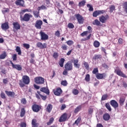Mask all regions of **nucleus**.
Here are the masks:
<instances>
[{
  "mask_svg": "<svg viewBox=\"0 0 127 127\" xmlns=\"http://www.w3.org/2000/svg\"><path fill=\"white\" fill-rule=\"evenodd\" d=\"M13 28L15 29L16 30H18L19 29H20V24H19V22H13L12 23Z\"/></svg>",
  "mask_w": 127,
  "mask_h": 127,
  "instance_id": "obj_21",
  "label": "nucleus"
},
{
  "mask_svg": "<svg viewBox=\"0 0 127 127\" xmlns=\"http://www.w3.org/2000/svg\"><path fill=\"white\" fill-rule=\"evenodd\" d=\"M110 104L111 106H112V107H113V108L115 109V110L119 108V103H118V102H117V101L115 100H111L110 102Z\"/></svg>",
  "mask_w": 127,
  "mask_h": 127,
  "instance_id": "obj_11",
  "label": "nucleus"
},
{
  "mask_svg": "<svg viewBox=\"0 0 127 127\" xmlns=\"http://www.w3.org/2000/svg\"><path fill=\"white\" fill-rule=\"evenodd\" d=\"M53 122H54V118L52 117L50 119L49 121L47 123V126H50L52 124H53Z\"/></svg>",
  "mask_w": 127,
  "mask_h": 127,
  "instance_id": "obj_39",
  "label": "nucleus"
},
{
  "mask_svg": "<svg viewBox=\"0 0 127 127\" xmlns=\"http://www.w3.org/2000/svg\"><path fill=\"white\" fill-rule=\"evenodd\" d=\"M64 62H65V59L61 58L59 62V64L60 65V67H64Z\"/></svg>",
  "mask_w": 127,
  "mask_h": 127,
  "instance_id": "obj_26",
  "label": "nucleus"
},
{
  "mask_svg": "<svg viewBox=\"0 0 127 127\" xmlns=\"http://www.w3.org/2000/svg\"><path fill=\"white\" fill-rule=\"evenodd\" d=\"M87 29L88 30V33H92V32H93V31H92V27H91L90 26H88L87 27Z\"/></svg>",
  "mask_w": 127,
  "mask_h": 127,
  "instance_id": "obj_62",
  "label": "nucleus"
},
{
  "mask_svg": "<svg viewBox=\"0 0 127 127\" xmlns=\"http://www.w3.org/2000/svg\"><path fill=\"white\" fill-rule=\"evenodd\" d=\"M85 4H86V1H85V0H83L78 3V6H79V7H81L84 6Z\"/></svg>",
  "mask_w": 127,
  "mask_h": 127,
  "instance_id": "obj_36",
  "label": "nucleus"
},
{
  "mask_svg": "<svg viewBox=\"0 0 127 127\" xmlns=\"http://www.w3.org/2000/svg\"><path fill=\"white\" fill-rule=\"evenodd\" d=\"M23 46L24 48H26V49H29L30 48V45L28 44H23Z\"/></svg>",
  "mask_w": 127,
  "mask_h": 127,
  "instance_id": "obj_54",
  "label": "nucleus"
},
{
  "mask_svg": "<svg viewBox=\"0 0 127 127\" xmlns=\"http://www.w3.org/2000/svg\"><path fill=\"white\" fill-rule=\"evenodd\" d=\"M40 35L41 37V39L42 40H48L49 38L48 35L46 34L45 32H42V31H41L40 32Z\"/></svg>",
  "mask_w": 127,
  "mask_h": 127,
  "instance_id": "obj_13",
  "label": "nucleus"
},
{
  "mask_svg": "<svg viewBox=\"0 0 127 127\" xmlns=\"http://www.w3.org/2000/svg\"><path fill=\"white\" fill-rule=\"evenodd\" d=\"M15 51L18 53V55H21V50L19 46L16 47Z\"/></svg>",
  "mask_w": 127,
  "mask_h": 127,
  "instance_id": "obj_35",
  "label": "nucleus"
},
{
  "mask_svg": "<svg viewBox=\"0 0 127 127\" xmlns=\"http://www.w3.org/2000/svg\"><path fill=\"white\" fill-rule=\"evenodd\" d=\"M115 73H116L118 76L123 77V78H127V76L121 69H116L115 70Z\"/></svg>",
  "mask_w": 127,
  "mask_h": 127,
  "instance_id": "obj_16",
  "label": "nucleus"
},
{
  "mask_svg": "<svg viewBox=\"0 0 127 127\" xmlns=\"http://www.w3.org/2000/svg\"><path fill=\"white\" fill-rule=\"evenodd\" d=\"M1 28L3 30H7L9 28V26L8 25V22H5L1 25Z\"/></svg>",
  "mask_w": 127,
  "mask_h": 127,
  "instance_id": "obj_18",
  "label": "nucleus"
},
{
  "mask_svg": "<svg viewBox=\"0 0 127 127\" xmlns=\"http://www.w3.org/2000/svg\"><path fill=\"white\" fill-rule=\"evenodd\" d=\"M61 84L63 86H64V87H66V86H67V85H68V82H67L66 80H63V81H61Z\"/></svg>",
  "mask_w": 127,
  "mask_h": 127,
  "instance_id": "obj_49",
  "label": "nucleus"
},
{
  "mask_svg": "<svg viewBox=\"0 0 127 127\" xmlns=\"http://www.w3.org/2000/svg\"><path fill=\"white\" fill-rule=\"evenodd\" d=\"M15 3L16 5H19L20 6L24 7V0H17L15 1Z\"/></svg>",
  "mask_w": 127,
  "mask_h": 127,
  "instance_id": "obj_20",
  "label": "nucleus"
},
{
  "mask_svg": "<svg viewBox=\"0 0 127 127\" xmlns=\"http://www.w3.org/2000/svg\"><path fill=\"white\" fill-rule=\"evenodd\" d=\"M87 7H89V11H93L94 10V8H93V6L91 5L90 4H87Z\"/></svg>",
  "mask_w": 127,
  "mask_h": 127,
  "instance_id": "obj_53",
  "label": "nucleus"
},
{
  "mask_svg": "<svg viewBox=\"0 0 127 127\" xmlns=\"http://www.w3.org/2000/svg\"><path fill=\"white\" fill-rule=\"evenodd\" d=\"M100 42L98 41H95L93 43V46L95 48H98V47H100Z\"/></svg>",
  "mask_w": 127,
  "mask_h": 127,
  "instance_id": "obj_31",
  "label": "nucleus"
},
{
  "mask_svg": "<svg viewBox=\"0 0 127 127\" xmlns=\"http://www.w3.org/2000/svg\"><path fill=\"white\" fill-rule=\"evenodd\" d=\"M96 77L97 79L98 80H102V79H105L106 77H107V74L105 73H98L96 75Z\"/></svg>",
  "mask_w": 127,
  "mask_h": 127,
  "instance_id": "obj_14",
  "label": "nucleus"
},
{
  "mask_svg": "<svg viewBox=\"0 0 127 127\" xmlns=\"http://www.w3.org/2000/svg\"><path fill=\"white\" fill-rule=\"evenodd\" d=\"M110 18V16H109V15L106 14V16L102 15L100 17H99V20L102 22V23H105L106 21L107 20Z\"/></svg>",
  "mask_w": 127,
  "mask_h": 127,
  "instance_id": "obj_12",
  "label": "nucleus"
},
{
  "mask_svg": "<svg viewBox=\"0 0 127 127\" xmlns=\"http://www.w3.org/2000/svg\"><path fill=\"white\" fill-rule=\"evenodd\" d=\"M52 109H53V105L52 104H48L46 108V112L48 113H51V111H52Z\"/></svg>",
  "mask_w": 127,
  "mask_h": 127,
  "instance_id": "obj_25",
  "label": "nucleus"
},
{
  "mask_svg": "<svg viewBox=\"0 0 127 127\" xmlns=\"http://www.w3.org/2000/svg\"><path fill=\"white\" fill-rule=\"evenodd\" d=\"M55 35V36H57V37H60V31L59 30L56 31Z\"/></svg>",
  "mask_w": 127,
  "mask_h": 127,
  "instance_id": "obj_59",
  "label": "nucleus"
},
{
  "mask_svg": "<svg viewBox=\"0 0 127 127\" xmlns=\"http://www.w3.org/2000/svg\"><path fill=\"white\" fill-rule=\"evenodd\" d=\"M68 114L67 113H64L60 118L59 120V122L60 123H63L64 122H66V121H68Z\"/></svg>",
  "mask_w": 127,
  "mask_h": 127,
  "instance_id": "obj_6",
  "label": "nucleus"
},
{
  "mask_svg": "<svg viewBox=\"0 0 127 127\" xmlns=\"http://www.w3.org/2000/svg\"><path fill=\"white\" fill-rule=\"evenodd\" d=\"M88 31H84L83 32H82L80 35L81 36H82V37H84V36H87V35H88Z\"/></svg>",
  "mask_w": 127,
  "mask_h": 127,
  "instance_id": "obj_57",
  "label": "nucleus"
},
{
  "mask_svg": "<svg viewBox=\"0 0 127 127\" xmlns=\"http://www.w3.org/2000/svg\"><path fill=\"white\" fill-rule=\"evenodd\" d=\"M72 93L75 96H76V95H78V94H79V90H78V89H72Z\"/></svg>",
  "mask_w": 127,
  "mask_h": 127,
  "instance_id": "obj_44",
  "label": "nucleus"
},
{
  "mask_svg": "<svg viewBox=\"0 0 127 127\" xmlns=\"http://www.w3.org/2000/svg\"><path fill=\"white\" fill-rule=\"evenodd\" d=\"M41 9H47V7H46V6H45L44 5H42L41 6H39L38 8L39 11L41 10Z\"/></svg>",
  "mask_w": 127,
  "mask_h": 127,
  "instance_id": "obj_45",
  "label": "nucleus"
},
{
  "mask_svg": "<svg viewBox=\"0 0 127 127\" xmlns=\"http://www.w3.org/2000/svg\"><path fill=\"white\" fill-rule=\"evenodd\" d=\"M72 70H73V64L67 62L64 64V69L63 72V75L67 76V75H68V72H69V71H72Z\"/></svg>",
  "mask_w": 127,
  "mask_h": 127,
  "instance_id": "obj_3",
  "label": "nucleus"
},
{
  "mask_svg": "<svg viewBox=\"0 0 127 127\" xmlns=\"http://www.w3.org/2000/svg\"><path fill=\"white\" fill-rule=\"evenodd\" d=\"M85 80L86 82H90V80H91L90 78V74H87L86 75Z\"/></svg>",
  "mask_w": 127,
  "mask_h": 127,
  "instance_id": "obj_47",
  "label": "nucleus"
},
{
  "mask_svg": "<svg viewBox=\"0 0 127 127\" xmlns=\"http://www.w3.org/2000/svg\"><path fill=\"white\" fill-rule=\"evenodd\" d=\"M37 47L40 48V49H44V48H47V44L44 43L43 44L41 42H38L36 44Z\"/></svg>",
  "mask_w": 127,
  "mask_h": 127,
  "instance_id": "obj_17",
  "label": "nucleus"
},
{
  "mask_svg": "<svg viewBox=\"0 0 127 127\" xmlns=\"http://www.w3.org/2000/svg\"><path fill=\"white\" fill-rule=\"evenodd\" d=\"M32 110L35 113H38L41 110V106L37 104H34L32 106Z\"/></svg>",
  "mask_w": 127,
  "mask_h": 127,
  "instance_id": "obj_8",
  "label": "nucleus"
},
{
  "mask_svg": "<svg viewBox=\"0 0 127 127\" xmlns=\"http://www.w3.org/2000/svg\"><path fill=\"white\" fill-rule=\"evenodd\" d=\"M24 116H25V109L23 108L21 109L20 117H21V118H23Z\"/></svg>",
  "mask_w": 127,
  "mask_h": 127,
  "instance_id": "obj_33",
  "label": "nucleus"
},
{
  "mask_svg": "<svg viewBox=\"0 0 127 127\" xmlns=\"http://www.w3.org/2000/svg\"><path fill=\"white\" fill-rule=\"evenodd\" d=\"M9 62L13 69H16V70L18 71H21V70H22V67H21L20 64H14L13 63H12V61H9Z\"/></svg>",
  "mask_w": 127,
  "mask_h": 127,
  "instance_id": "obj_7",
  "label": "nucleus"
},
{
  "mask_svg": "<svg viewBox=\"0 0 127 127\" xmlns=\"http://www.w3.org/2000/svg\"><path fill=\"white\" fill-rule=\"evenodd\" d=\"M25 12H32V10H31V9L30 8H25L23 10H21V11L19 12L20 20L21 21L28 22V21L30 20V18H32L33 16H32L31 14L27 13H25Z\"/></svg>",
  "mask_w": 127,
  "mask_h": 127,
  "instance_id": "obj_1",
  "label": "nucleus"
},
{
  "mask_svg": "<svg viewBox=\"0 0 127 127\" xmlns=\"http://www.w3.org/2000/svg\"><path fill=\"white\" fill-rule=\"evenodd\" d=\"M81 117H78L77 118V119L73 123V125H76V126H78L79 123H80V122H81Z\"/></svg>",
  "mask_w": 127,
  "mask_h": 127,
  "instance_id": "obj_40",
  "label": "nucleus"
},
{
  "mask_svg": "<svg viewBox=\"0 0 127 127\" xmlns=\"http://www.w3.org/2000/svg\"><path fill=\"white\" fill-rule=\"evenodd\" d=\"M66 43L68 46H71V45H73L74 44V42L72 40H68L66 42Z\"/></svg>",
  "mask_w": 127,
  "mask_h": 127,
  "instance_id": "obj_46",
  "label": "nucleus"
},
{
  "mask_svg": "<svg viewBox=\"0 0 127 127\" xmlns=\"http://www.w3.org/2000/svg\"><path fill=\"white\" fill-rule=\"evenodd\" d=\"M12 60L13 61H16L17 60V55L16 54H14L12 56Z\"/></svg>",
  "mask_w": 127,
  "mask_h": 127,
  "instance_id": "obj_55",
  "label": "nucleus"
},
{
  "mask_svg": "<svg viewBox=\"0 0 127 127\" xmlns=\"http://www.w3.org/2000/svg\"><path fill=\"white\" fill-rule=\"evenodd\" d=\"M75 17H76L79 24H83L84 23V21L85 19H84V17H82L80 14L78 13L75 14Z\"/></svg>",
  "mask_w": 127,
  "mask_h": 127,
  "instance_id": "obj_4",
  "label": "nucleus"
},
{
  "mask_svg": "<svg viewBox=\"0 0 127 127\" xmlns=\"http://www.w3.org/2000/svg\"><path fill=\"white\" fill-rule=\"evenodd\" d=\"M58 56H59V55H58V53L55 52L53 54V57H54L55 59H57L58 58Z\"/></svg>",
  "mask_w": 127,
  "mask_h": 127,
  "instance_id": "obj_56",
  "label": "nucleus"
},
{
  "mask_svg": "<svg viewBox=\"0 0 127 127\" xmlns=\"http://www.w3.org/2000/svg\"><path fill=\"white\" fill-rule=\"evenodd\" d=\"M6 56L7 54L5 51H4L2 54L0 55V59H5Z\"/></svg>",
  "mask_w": 127,
  "mask_h": 127,
  "instance_id": "obj_30",
  "label": "nucleus"
},
{
  "mask_svg": "<svg viewBox=\"0 0 127 127\" xmlns=\"http://www.w3.org/2000/svg\"><path fill=\"white\" fill-rule=\"evenodd\" d=\"M72 63H73V66L75 68H76L77 69L80 68V64H79V60H73Z\"/></svg>",
  "mask_w": 127,
  "mask_h": 127,
  "instance_id": "obj_19",
  "label": "nucleus"
},
{
  "mask_svg": "<svg viewBox=\"0 0 127 127\" xmlns=\"http://www.w3.org/2000/svg\"><path fill=\"white\" fill-rule=\"evenodd\" d=\"M36 119H33L32 120V127H38V123H37Z\"/></svg>",
  "mask_w": 127,
  "mask_h": 127,
  "instance_id": "obj_27",
  "label": "nucleus"
},
{
  "mask_svg": "<svg viewBox=\"0 0 127 127\" xmlns=\"http://www.w3.org/2000/svg\"><path fill=\"white\" fill-rule=\"evenodd\" d=\"M124 6L125 10L126 13H127V1L124 2Z\"/></svg>",
  "mask_w": 127,
  "mask_h": 127,
  "instance_id": "obj_61",
  "label": "nucleus"
},
{
  "mask_svg": "<svg viewBox=\"0 0 127 127\" xmlns=\"http://www.w3.org/2000/svg\"><path fill=\"white\" fill-rule=\"evenodd\" d=\"M105 12V10H96L93 13V16L94 17H97L98 15H100V14H104Z\"/></svg>",
  "mask_w": 127,
  "mask_h": 127,
  "instance_id": "obj_9",
  "label": "nucleus"
},
{
  "mask_svg": "<svg viewBox=\"0 0 127 127\" xmlns=\"http://www.w3.org/2000/svg\"><path fill=\"white\" fill-rule=\"evenodd\" d=\"M0 96L1 99H6V97L5 96V94H4L3 92H1Z\"/></svg>",
  "mask_w": 127,
  "mask_h": 127,
  "instance_id": "obj_52",
  "label": "nucleus"
},
{
  "mask_svg": "<svg viewBox=\"0 0 127 127\" xmlns=\"http://www.w3.org/2000/svg\"><path fill=\"white\" fill-rule=\"evenodd\" d=\"M21 127H26V123H21L20 124Z\"/></svg>",
  "mask_w": 127,
  "mask_h": 127,
  "instance_id": "obj_64",
  "label": "nucleus"
},
{
  "mask_svg": "<svg viewBox=\"0 0 127 127\" xmlns=\"http://www.w3.org/2000/svg\"><path fill=\"white\" fill-rule=\"evenodd\" d=\"M108 97H109L108 94L102 95V97L101 98V101H106V100L108 99Z\"/></svg>",
  "mask_w": 127,
  "mask_h": 127,
  "instance_id": "obj_43",
  "label": "nucleus"
},
{
  "mask_svg": "<svg viewBox=\"0 0 127 127\" xmlns=\"http://www.w3.org/2000/svg\"><path fill=\"white\" fill-rule=\"evenodd\" d=\"M125 101L126 99H125V98L121 97L119 100V104H120V106H124Z\"/></svg>",
  "mask_w": 127,
  "mask_h": 127,
  "instance_id": "obj_29",
  "label": "nucleus"
},
{
  "mask_svg": "<svg viewBox=\"0 0 127 127\" xmlns=\"http://www.w3.org/2000/svg\"><path fill=\"white\" fill-rule=\"evenodd\" d=\"M93 24L94 25H97V26H99V25L101 24V22H100L98 19H95L94 22H93Z\"/></svg>",
  "mask_w": 127,
  "mask_h": 127,
  "instance_id": "obj_41",
  "label": "nucleus"
},
{
  "mask_svg": "<svg viewBox=\"0 0 127 127\" xmlns=\"http://www.w3.org/2000/svg\"><path fill=\"white\" fill-rule=\"evenodd\" d=\"M110 118H111V116L108 113H105L103 116V119L104 121H108L110 120Z\"/></svg>",
  "mask_w": 127,
  "mask_h": 127,
  "instance_id": "obj_24",
  "label": "nucleus"
},
{
  "mask_svg": "<svg viewBox=\"0 0 127 127\" xmlns=\"http://www.w3.org/2000/svg\"><path fill=\"white\" fill-rule=\"evenodd\" d=\"M81 106H77L74 111V114H77L81 110Z\"/></svg>",
  "mask_w": 127,
  "mask_h": 127,
  "instance_id": "obj_50",
  "label": "nucleus"
},
{
  "mask_svg": "<svg viewBox=\"0 0 127 127\" xmlns=\"http://www.w3.org/2000/svg\"><path fill=\"white\" fill-rule=\"evenodd\" d=\"M22 80L19 81V85L20 88H24L25 85H28L30 83V78L27 75H23Z\"/></svg>",
  "mask_w": 127,
  "mask_h": 127,
  "instance_id": "obj_2",
  "label": "nucleus"
},
{
  "mask_svg": "<svg viewBox=\"0 0 127 127\" xmlns=\"http://www.w3.org/2000/svg\"><path fill=\"white\" fill-rule=\"evenodd\" d=\"M67 26L68 28H71V29H73L74 28V25L72 23H69L67 25Z\"/></svg>",
  "mask_w": 127,
  "mask_h": 127,
  "instance_id": "obj_58",
  "label": "nucleus"
},
{
  "mask_svg": "<svg viewBox=\"0 0 127 127\" xmlns=\"http://www.w3.org/2000/svg\"><path fill=\"white\" fill-rule=\"evenodd\" d=\"M42 24H43L42 20H38L36 22L35 27L37 28V29H41V26L42 25Z\"/></svg>",
  "mask_w": 127,
  "mask_h": 127,
  "instance_id": "obj_15",
  "label": "nucleus"
},
{
  "mask_svg": "<svg viewBox=\"0 0 127 127\" xmlns=\"http://www.w3.org/2000/svg\"><path fill=\"white\" fill-rule=\"evenodd\" d=\"M34 81L36 84H38V85H41V84H44V78L42 77L38 76L35 77L34 79Z\"/></svg>",
  "mask_w": 127,
  "mask_h": 127,
  "instance_id": "obj_5",
  "label": "nucleus"
},
{
  "mask_svg": "<svg viewBox=\"0 0 127 127\" xmlns=\"http://www.w3.org/2000/svg\"><path fill=\"white\" fill-rule=\"evenodd\" d=\"M93 60H95V61H96V60H98V59L101 60V59H102V55H95L93 57Z\"/></svg>",
  "mask_w": 127,
  "mask_h": 127,
  "instance_id": "obj_28",
  "label": "nucleus"
},
{
  "mask_svg": "<svg viewBox=\"0 0 127 127\" xmlns=\"http://www.w3.org/2000/svg\"><path fill=\"white\" fill-rule=\"evenodd\" d=\"M102 67H103V68H105V69H109V65H107V64H102Z\"/></svg>",
  "mask_w": 127,
  "mask_h": 127,
  "instance_id": "obj_63",
  "label": "nucleus"
},
{
  "mask_svg": "<svg viewBox=\"0 0 127 127\" xmlns=\"http://www.w3.org/2000/svg\"><path fill=\"white\" fill-rule=\"evenodd\" d=\"M92 73L95 75H97V74L99 73V69H98V67L94 68L92 71Z\"/></svg>",
  "mask_w": 127,
  "mask_h": 127,
  "instance_id": "obj_48",
  "label": "nucleus"
},
{
  "mask_svg": "<svg viewBox=\"0 0 127 127\" xmlns=\"http://www.w3.org/2000/svg\"><path fill=\"white\" fill-rule=\"evenodd\" d=\"M5 93L8 97H14L15 96V93L13 91H8L7 90L5 91Z\"/></svg>",
  "mask_w": 127,
  "mask_h": 127,
  "instance_id": "obj_22",
  "label": "nucleus"
},
{
  "mask_svg": "<svg viewBox=\"0 0 127 127\" xmlns=\"http://www.w3.org/2000/svg\"><path fill=\"white\" fill-rule=\"evenodd\" d=\"M41 92H43V93H45V94H47V95H49V89H48V88L46 87H42L40 89Z\"/></svg>",
  "mask_w": 127,
  "mask_h": 127,
  "instance_id": "obj_23",
  "label": "nucleus"
},
{
  "mask_svg": "<svg viewBox=\"0 0 127 127\" xmlns=\"http://www.w3.org/2000/svg\"><path fill=\"white\" fill-rule=\"evenodd\" d=\"M33 15L35 17H36L38 18V17H39L40 14H39V10L36 11L34 10L33 11Z\"/></svg>",
  "mask_w": 127,
  "mask_h": 127,
  "instance_id": "obj_34",
  "label": "nucleus"
},
{
  "mask_svg": "<svg viewBox=\"0 0 127 127\" xmlns=\"http://www.w3.org/2000/svg\"><path fill=\"white\" fill-rule=\"evenodd\" d=\"M68 47L66 45H63L62 46L61 48L63 50H67L68 49Z\"/></svg>",
  "mask_w": 127,
  "mask_h": 127,
  "instance_id": "obj_60",
  "label": "nucleus"
},
{
  "mask_svg": "<svg viewBox=\"0 0 127 127\" xmlns=\"http://www.w3.org/2000/svg\"><path fill=\"white\" fill-rule=\"evenodd\" d=\"M83 65L85 67V69L86 70H89V68L90 67V65L88 63H87L86 62H84Z\"/></svg>",
  "mask_w": 127,
  "mask_h": 127,
  "instance_id": "obj_42",
  "label": "nucleus"
},
{
  "mask_svg": "<svg viewBox=\"0 0 127 127\" xmlns=\"http://www.w3.org/2000/svg\"><path fill=\"white\" fill-rule=\"evenodd\" d=\"M114 10H116V6L114 5H111L109 7V11L112 13L113 12Z\"/></svg>",
  "mask_w": 127,
  "mask_h": 127,
  "instance_id": "obj_37",
  "label": "nucleus"
},
{
  "mask_svg": "<svg viewBox=\"0 0 127 127\" xmlns=\"http://www.w3.org/2000/svg\"><path fill=\"white\" fill-rule=\"evenodd\" d=\"M53 92L55 96H61L63 91L61 88L58 87L57 89H53Z\"/></svg>",
  "mask_w": 127,
  "mask_h": 127,
  "instance_id": "obj_10",
  "label": "nucleus"
},
{
  "mask_svg": "<svg viewBox=\"0 0 127 127\" xmlns=\"http://www.w3.org/2000/svg\"><path fill=\"white\" fill-rule=\"evenodd\" d=\"M21 103L23 105H26L27 101H26V99L25 98H22L21 99Z\"/></svg>",
  "mask_w": 127,
  "mask_h": 127,
  "instance_id": "obj_51",
  "label": "nucleus"
},
{
  "mask_svg": "<svg viewBox=\"0 0 127 127\" xmlns=\"http://www.w3.org/2000/svg\"><path fill=\"white\" fill-rule=\"evenodd\" d=\"M37 93L39 94L43 101H45L46 99H47V97H46V96L41 95L39 91H37Z\"/></svg>",
  "mask_w": 127,
  "mask_h": 127,
  "instance_id": "obj_38",
  "label": "nucleus"
},
{
  "mask_svg": "<svg viewBox=\"0 0 127 127\" xmlns=\"http://www.w3.org/2000/svg\"><path fill=\"white\" fill-rule=\"evenodd\" d=\"M105 106V108L107 109L109 112H112V108H111V105H110V103L109 102L106 103Z\"/></svg>",
  "mask_w": 127,
  "mask_h": 127,
  "instance_id": "obj_32",
  "label": "nucleus"
}]
</instances>
